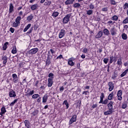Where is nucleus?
I'll use <instances>...</instances> for the list:
<instances>
[{
  "instance_id": "338daca9",
  "label": "nucleus",
  "mask_w": 128,
  "mask_h": 128,
  "mask_svg": "<svg viewBox=\"0 0 128 128\" xmlns=\"http://www.w3.org/2000/svg\"><path fill=\"white\" fill-rule=\"evenodd\" d=\"M104 102V99H100L99 104H102Z\"/></svg>"
},
{
  "instance_id": "c756f323",
  "label": "nucleus",
  "mask_w": 128,
  "mask_h": 128,
  "mask_svg": "<svg viewBox=\"0 0 128 128\" xmlns=\"http://www.w3.org/2000/svg\"><path fill=\"white\" fill-rule=\"evenodd\" d=\"M68 64L72 66H74V62L72 60H70L68 61Z\"/></svg>"
},
{
  "instance_id": "2f4dec72",
  "label": "nucleus",
  "mask_w": 128,
  "mask_h": 128,
  "mask_svg": "<svg viewBox=\"0 0 128 128\" xmlns=\"http://www.w3.org/2000/svg\"><path fill=\"white\" fill-rule=\"evenodd\" d=\"M74 8H80V3H76L73 5Z\"/></svg>"
},
{
  "instance_id": "473e14b6",
  "label": "nucleus",
  "mask_w": 128,
  "mask_h": 128,
  "mask_svg": "<svg viewBox=\"0 0 128 128\" xmlns=\"http://www.w3.org/2000/svg\"><path fill=\"white\" fill-rule=\"evenodd\" d=\"M112 18L113 20H118V17L116 15H114Z\"/></svg>"
},
{
  "instance_id": "4d7b16f0",
  "label": "nucleus",
  "mask_w": 128,
  "mask_h": 128,
  "mask_svg": "<svg viewBox=\"0 0 128 128\" xmlns=\"http://www.w3.org/2000/svg\"><path fill=\"white\" fill-rule=\"evenodd\" d=\"M32 32V28H30L28 32H27V34H31Z\"/></svg>"
},
{
  "instance_id": "37998d69",
  "label": "nucleus",
  "mask_w": 128,
  "mask_h": 128,
  "mask_svg": "<svg viewBox=\"0 0 128 128\" xmlns=\"http://www.w3.org/2000/svg\"><path fill=\"white\" fill-rule=\"evenodd\" d=\"M18 23H16V22H14L12 24V26L14 28H16L18 26Z\"/></svg>"
},
{
  "instance_id": "423d86ee",
  "label": "nucleus",
  "mask_w": 128,
  "mask_h": 128,
  "mask_svg": "<svg viewBox=\"0 0 128 128\" xmlns=\"http://www.w3.org/2000/svg\"><path fill=\"white\" fill-rule=\"evenodd\" d=\"M12 76L13 78V82H14V84H16L18 82V76L16 74H14L12 75Z\"/></svg>"
},
{
  "instance_id": "f03ea898",
  "label": "nucleus",
  "mask_w": 128,
  "mask_h": 128,
  "mask_svg": "<svg viewBox=\"0 0 128 128\" xmlns=\"http://www.w3.org/2000/svg\"><path fill=\"white\" fill-rule=\"evenodd\" d=\"M108 90L109 92H112L114 88V84L112 82H110L108 83Z\"/></svg>"
},
{
  "instance_id": "a878e982",
  "label": "nucleus",
  "mask_w": 128,
  "mask_h": 128,
  "mask_svg": "<svg viewBox=\"0 0 128 128\" xmlns=\"http://www.w3.org/2000/svg\"><path fill=\"white\" fill-rule=\"evenodd\" d=\"M114 62H116V58L114 57V56H111L110 57V64H112V62H114Z\"/></svg>"
},
{
  "instance_id": "412c9836",
  "label": "nucleus",
  "mask_w": 128,
  "mask_h": 128,
  "mask_svg": "<svg viewBox=\"0 0 128 128\" xmlns=\"http://www.w3.org/2000/svg\"><path fill=\"white\" fill-rule=\"evenodd\" d=\"M34 94V90H32V91H30L29 92L26 93L25 96H32Z\"/></svg>"
},
{
  "instance_id": "20e7f679",
  "label": "nucleus",
  "mask_w": 128,
  "mask_h": 128,
  "mask_svg": "<svg viewBox=\"0 0 128 128\" xmlns=\"http://www.w3.org/2000/svg\"><path fill=\"white\" fill-rule=\"evenodd\" d=\"M76 122V115H74L70 120L69 124H72L73 122Z\"/></svg>"
},
{
  "instance_id": "6ab92c4d",
  "label": "nucleus",
  "mask_w": 128,
  "mask_h": 128,
  "mask_svg": "<svg viewBox=\"0 0 128 128\" xmlns=\"http://www.w3.org/2000/svg\"><path fill=\"white\" fill-rule=\"evenodd\" d=\"M22 20V17L20 16H18L16 19V22L18 24H20V20Z\"/></svg>"
},
{
  "instance_id": "13d9d810",
  "label": "nucleus",
  "mask_w": 128,
  "mask_h": 128,
  "mask_svg": "<svg viewBox=\"0 0 128 128\" xmlns=\"http://www.w3.org/2000/svg\"><path fill=\"white\" fill-rule=\"evenodd\" d=\"M60 58H62V54L60 55L56 58L57 60H58V59L60 60Z\"/></svg>"
},
{
  "instance_id": "7c9ffc66",
  "label": "nucleus",
  "mask_w": 128,
  "mask_h": 128,
  "mask_svg": "<svg viewBox=\"0 0 128 128\" xmlns=\"http://www.w3.org/2000/svg\"><path fill=\"white\" fill-rule=\"evenodd\" d=\"M122 40H126V38H128V36L124 33L122 34Z\"/></svg>"
},
{
  "instance_id": "6e6d98bb",
  "label": "nucleus",
  "mask_w": 128,
  "mask_h": 128,
  "mask_svg": "<svg viewBox=\"0 0 128 128\" xmlns=\"http://www.w3.org/2000/svg\"><path fill=\"white\" fill-rule=\"evenodd\" d=\"M31 26H32V24H28L26 28L27 30H28L30 28Z\"/></svg>"
},
{
  "instance_id": "e2e57ef3",
  "label": "nucleus",
  "mask_w": 128,
  "mask_h": 128,
  "mask_svg": "<svg viewBox=\"0 0 128 128\" xmlns=\"http://www.w3.org/2000/svg\"><path fill=\"white\" fill-rule=\"evenodd\" d=\"M40 100H42V98H39L37 100L38 102H40Z\"/></svg>"
},
{
  "instance_id": "aec40b11",
  "label": "nucleus",
  "mask_w": 128,
  "mask_h": 128,
  "mask_svg": "<svg viewBox=\"0 0 128 128\" xmlns=\"http://www.w3.org/2000/svg\"><path fill=\"white\" fill-rule=\"evenodd\" d=\"M48 95H44L42 98V102H48Z\"/></svg>"
},
{
  "instance_id": "f257e3e1",
  "label": "nucleus",
  "mask_w": 128,
  "mask_h": 128,
  "mask_svg": "<svg viewBox=\"0 0 128 128\" xmlns=\"http://www.w3.org/2000/svg\"><path fill=\"white\" fill-rule=\"evenodd\" d=\"M72 16V14H68L64 18H63V24H68Z\"/></svg>"
},
{
  "instance_id": "69168bd1",
  "label": "nucleus",
  "mask_w": 128,
  "mask_h": 128,
  "mask_svg": "<svg viewBox=\"0 0 128 128\" xmlns=\"http://www.w3.org/2000/svg\"><path fill=\"white\" fill-rule=\"evenodd\" d=\"M50 52H51V53H52V54H54V52H54V50H52V49H50Z\"/></svg>"
},
{
  "instance_id": "ea45409f",
  "label": "nucleus",
  "mask_w": 128,
  "mask_h": 128,
  "mask_svg": "<svg viewBox=\"0 0 128 128\" xmlns=\"http://www.w3.org/2000/svg\"><path fill=\"white\" fill-rule=\"evenodd\" d=\"M16 102H18V99H15L12 102L10 103V106H14V104H16Z\"/></svg>"
},
{
  "instance_id": "9b49d317",
  "label": "nucleus",
  "mask_w": 128,
  "mask_h": 128,
  "mask_svg": "<svg viewBox=\"0 0 128 128\" xmlns=\"http://www.w3.org/2000/svg\"><path fill=\"white\" fill-rule=\"evenodd\" d=\"M48 58L46 60V66H50V51L48 52Z\"/></svg>"
},
{
  "instance_id": "7ed1b4c3",
  "label": "nucleus",
  "mask_w": 128,
  "mask_h": 128,
  "mask_svg": "<svg viewBox=\"0 0 128 128\" xmlns=\"http://www.w3.org/2000/svg\"><path fill=\"white\" fill-rule=\"evenodd\" d=\"M38 52V48H34L29 50L28 54H36Z\"/></svg>"
},
{
  "instance_id": "0e129e2a",
  "label": "nucleus",
  "mask_w": 128,
  "mask_h": 128,
  "mask_svg": "<svg viewBox=\"0 0 128 128\" xmlns=\"http://www.w3.org/2000/svg\"><path fill=\"white\" fill-rule=\"evenodd\" d=\"M87 92H88V91H84V92H82V94H86H86H88L86 93Z\"/></svg>"
},
{
  "instance_id": "1a4fd4ad",
  "label": "nucleus",
  "mask_w": 128,
  "mask_h": 128,
  "mask_svg": "<svg viewBox=\"0 0 128 128\" xmlns=\"http://www.w3.org/2000/svg\"><path fill=\"white\" fill-rule=\"evenodd\" d=\"M116 30L114 28H112L110 30V32L112 36H116Z\"/></svg>"
},
{
  "instance_id": "2eb2a0df",
  "label": "nucleus",
  "mask_w": 128,
  "mask_h": 128,
  "mask_svg": "<svg viewBox=\"0 0 128 128\" xmlns=\"http://www.w3.org/2000/svg\"><path fill=\"white\" fill-rule=\"evenodd\" d=\"M74 0H66L65 2V4H72L74 2Z\"/></svg>"
},
{
  "instance_id": "c03bdc74",
  "label": "nucleus",
  "mask_w": 128,
  "mask_h": 128,
  "mask_svg": "<svg viewBox=\"0 0 128 128\" xmlns=\"http://www.w3.org/2000/svg\"><path fill=\"white\" fill-rule=\"evenodd\" d=\"M128 17L126 18L122 22V24H128Z\"/></svg>"
},
{
  "instance_id": "4be33fe9",
  "label": "nucleus",
  "mask_w": 128,
  "mask_h": 128,
  "mask_svg": "<svg viewBox=\"0 0 128 128\" xmlns=\"http://www.w3.org/2000/svg\"><path fill=\"white\" fill-rule=\"evenodd\" d=\"M103 32L105 36H108L110 34V31L106 28L104 30Z\"/></svg>"
},
{
  "instance_id": "79ce46f5",
  "label": "nucleus",
  "mask_w": 128,
  "mask_h": 128,
  "mask_svg": "<svg viewBox=\"0 0 128 128\" xmlns=\"http://www.w3.org/2000/svg\"><path fill=\"white\" fill-rule=\"evenodd\" d=\"M40 96V95L38 94H34L32 95V98H38Z\"/></svg>"
},
{
  "instance_id": "3c124183",
  "label": "nucleus",
  "mask_w": 128,
  "mask_h": 128,
  "mask_svg": "<svg viewBox=\"0 0 128 128\" xmlns=\"http://www.w3.org/2000/svg\"><path fill=\"white\" fill-rule=\"evenodd\" d=\"M104 92L101 93L100 98L102 100H104Z\"/></svg>"
},
{
  "instance_id": "f704fd0d",
  "label": "nucleus",
  "mask_w": 128,
  "mask_h": 128,
  "mask_svg": "<svg viewBox=\"0 0 128 128\" xmlns=\"http://www.w3.org/2000/svg\"><path fill=\"white\" fill-rule=\"evenodd\" d=\"M122 90H119L118 92L117 96H122Z\"/></svg>"
},
{
  "instance_id": "c85d7f7f",
  "label": "nucleus",
  "mask_w": 128,
  "mask_h": 128,
  "mask_svg": "<svg viewBox=\"0 0 128 128\" xmlns=\"http://www.w3.org/2000/svg\"><path fill=\"white\" fill-rule=\"evenodd\" d=\"M52 4V2L46 0L44 3V6H50Z\"/></svg>"
},
{
  "instance_id": "603ef678",
  "label": "nucleus",
  "mask_w": 128,
  "mask_h": 128,
  "mask_svg": "<svg viewBox=\"0 0 128 128\" xmlns=\"http://www.w3.org/2000/svg\"><path fill=\"white\" fill-rule=\"evenodd\" d=\"M10 30L12 34H14V28H10Z\"/></svg>"
},
{
  "instance_id": "ddd939ff",
  "label": "nucleus",
  "mask_w": 128,
  "mask_h": 128,
  "mask_svg": "<svg viewBox=\"0 0 128 128\" xmlns=\"http://www.w3.org/2000/svg\"><path fill=\"white\" fill-rule=\"evenodd\" d=\"M114 112V111L110 109H108V110L104 112V116H108L112 114Z\"/></svg>"
},
{
  "instance_id": "8fccbe9b",
  "label": "nucleus",
  "mask_w": 128,
  "mask_h": 128,
  "mask_svg": "<svg viewBox=\"0 0 128 128\" xmlns=\"http://www.w3.org/2000/svg\"><path fill=\"white\" fill-rule=\"evenodd\" d=\"M128 105L126 104H122V108H126Z\"/></svg>"
},
{
  "instance_id": "de8ad7c7",
  "label": "nucleus",
  "mask_w": 128,
  "mask_h": 128,
  "mask_svg": "<svg viewBox=\"0 0 128 128\" xmlns=\"http://www.w3.org/2000/svg\"><path fill=\"white\" fill-rule=\"evenodd\" d=\"M108 102V100L106 99L103 101L102 104H106Z\"/></svg>"
},
{
  "instance_id": "c9c22d12",
  "label": "nucleus",
  "mask_w": 128,
  "mask_h": 128,
  "mask_svg": "<svg viewBox=\"0 0 128 128\" xmlns=\"http://www.w3.org/2000/svg\"><path fill=\"white\" fill-rule=\"evenodd\" d=\"M58 16V12H54L52 14V16H54V18H56V16Z\"/></svg>"
},
{
  "instance_id": "4468645a",
  "label": "nucleus",
  "mask_w": 128,
  "mask_h": 128,
  "mask_svg": "<svg viewBox=\"0 0 128 128\" xmlns=\"http://www.w3.org/2000/svg\"><path fill=\"white\" fill-rule=\"evenodd\" d=\"M2 60H3V64H4L6 66V64L8 62V57L6 56H2Z\"/></svg>"
},
{
  "instance_id": "bb28decb",
  "label": "nucleus",
  "mask_w": 128,
  "mask_h": 128,
  "mask_svg": "<svg viewBox=\"0 0 128 128\" xmlns=\"http://www.w3.org/2000/svg\"><path fill=\"white\" fill-rule=\"evenodd\" d=\"M32 18H34V16L32 15V14H31L30 16H29L27 17V20L30 22V21L32 20Z\"/></svg>"
},
{
  "instance_id": "5701e85b",
  "label": "nucleus",
  "mask_w": 128,
  "mask_h": 128,
  "mask_svg": "<svg viewBox=\"0 0 128 128\" xmlns=\"http://www.w3.org/2000/svg\"><path fill=\"white\" fill-rule=\"evenodd\" d=\"M112 96H114V92H112L111 94H110L108 97V99L109 100H112Z\"/></svg>"
},
{
  "instance_id": "052dcab7",
  "label": "nucleus",
  "mask_w": 128,
  "mask_h": 128,
  "mask_svg": "<svg viewBox=\"0 0 128 128\" xmlns=\"http://www.w3.org/2000/svg\"><path fill=\"white\" fill-rule=\"evenodd\" d=\"M83 52H84L85 54H86V52H88V49L86 48H84V50H83Z\"/></svg>"
},
{
  "instance_id": "a19ab883",
  "label": "nucleus",
  "mask_w": 128,
  "mask_h": 128,
  "mask_svg": "<svg viewBox=\"0 0 128 128\" xmlns=\"http://www.w3.org/2000/svg\"><path fill=\"white\" fill-rule=\"evenodd\" d=\"M89 8H90V10H94V5L91 3V4L89 5Z\"/></svg>"
},
{
  "instance_id": "39448f33",
  "label": "nucleus",
  "mask_w": 128,
  "mask_h": 128,
  "mask_svg": "<svg viewBox=\"0 0 128 128\" xmlns=\"http://www.w3.org/2000/svg\"><path fill=\"white\" fill-rule=\"evenodd\" d=\"M64 34H66V30L64 29H62L60 30V32L59 34V38H62L64 36Z\"/></svg>"
},
{
  "instance_id": "9d476101",
  "label": "nucleus",
  "mask_w": 128,
  "mask_h": 128,
  "mask_svg": "<svg viewBox=\"0 0 128 128\" xmlns=\"http://www.w3.org/2000/svg\"><path fill=\"white\" fill-rule=\"evenodd\" d=\"M102 34H104V33L102 31L100 30L98 32L96 36V38H100L102 36Z\"/></svg>"
},
{
  "instance_id": "774afa93",
  "label": "nucleus",
  "mask_w": 128,
  "mask_h": 128,
  "mask_svg": "<svg viewBox=\"0 0 128 128\" xmlns=\"http://www.w3.org/2000/svg\"><path fill=\"white\" fill-rule=\"evenodd\" d=\"M108 24H112V20H110V21H108Z\"/></svg>"
},
{
  "instance_id": "dca6fc26",
  "label": "nucleus",
  "mask_w": 128,
  "mask_h": 128,
  "mask_svg": "<svg viewBox=\"0 0 128 128\" xmlns=\"http://www.w3.org/2000/svg\"><path fill=\"white\" fill-rule=\"evenodd\" d=\"M112 104H114V102L112 101H110V103L108 104V110H112Z\"/></svg>"
},
{
  "instance_id": "f8f14e48",
  "label": "nucleus",
  "mask_w": 128,
  "mask_h": 128,
  "mask_svg": "<svg viewBox=\"0 0 128 128\" xmlns=\"http://www.w3.org/2000/svg\"><path fill=\"white\" fill-rule=\"evenodd\" d=\"M54 78H48V86L49 88H50V86H52V80H53Z\"/></svg>"
},
{
  "instance_id": "680f3d73",
  "label": "nucleus",
  "mask_w": 128,
  "mask_h": 128,
  "mask_svg": "<svg viewBox=\"0 0 128 128\" xmlns=\"http://www.w3.org/2000/svg\"><path fill=\"white\" fill-rule=\"evenodd\" d=\"M96 106H98V104H93V105L92 106V108H96Z\"/></svg>"
},
{
  "instance_id": "f3484780",
  "label": "nucleus",
  "mask_w": 128,
  "mask_h": 128,
  "mask_svg": "<svg viewBox=\"0 0 128 128\" xmlns=\"http://www.w3.org/2000/svg\"><path fill=\"white\" fill-rule=\"evenodd\" d=\"M38 4H34L31 6L30 8L32 10H36L38 9Z\"/></svg>"
},
{
  "instance_id": "bf43d9fd",
  "label": "nucleus",
  "mask_w": 128,
  "mask_h": 128,
  "mask_svg": "<svg viewBox=\"0 0 128 128\" xmlns=\"http://www.w3.org/2000/svg\"><path fill=\"white\" fill-rule=\"evenodd\" d=\"M118 100H122V96H118Z\"/></svg>"
},
{
  "instance_id": "6e6552de",
  "label": "nucleus",
  "mask_w": 128,
  "mask_h": 128,
  "mask_svg": "<svg viewBox=\"0 0 128 128\" xmlns=\"http://www.w3.org/2000/svg\"><path fill=\"white\" fill-rule=\"evenodd\" d=\"M9 96L10 98H14L16 96V92L14 91H13L12 90H10Z\"/></svg>"
},
{
  "instance_id": "49530a36",
  "label": "nucleus",
  "mask_w": 128,
  "mask_h": 128,
  "mask_svg": "<svg viewBox=\"0 0 128 128\" xmlns=\"http://www.w3.org/2000/svg\"><path fill=\"white\" fill-rule=\"evenodd\" d=\"M128 8V3H126L124 5V10H126V8Z\"/></svg>"
},
{
  "instance_id": "72a5a7b5",
  "label": "nucleus",
  "mask_w": 128,
  "mask_h": 128,
  "mask_svg": "<svg viewBox=\"0 0 128 128\" xmlns=\"http://www.w3.org/2000/svg\"><path fill=\"white\" fill-rule=\"evenodd\" d=\"M63 104L66 106V108H68V100H65L63 102Z\"/></svg>"
},
{
  "instance_id": "4c0bfd02",
  "label": "nucleus",
  "mask_w": 128,
  "mask_h": 128,
  "mask_svg": "<svg viewBox=\"0 0 128 128\" xmlns=\"http://www.w3.org/2000/svg\"><path fill=\"white\" fill-rule=\"evenodd\" d=\"M117 64L118 66H120L121 64H122V58H120L118 60Z\"/></svg>"
},
{
  "instance_id": "09e8293b",
  "label": "nucleus",
  "mask_w": 128,
  "mask_h": 128,
  "mask_svg": "<svg viewBox=\"0 0 128 128\" xmlns=\"http://www.w3.org/2000/svg\"><path fill=\"white\" fill-rule=\"evenodd\" d=\"M104 62L106 64H108V58H104Z\"/></svg>"
},
{
  "instance_id": "393cba45",
  "label": "nucleus",
  "mask_w": 128,
  "mask_h": 128,
  "mask_svg": "<svg viewBox=\"0 0 128 128\" xmlns=\"http://www.w3.org/2000/svg\"><path fill=\"white\" fill-rule=\"evenodd\" d=\"M94 14V10H86V14L88 16H90L91 14Z\"/></svg>"
},
{
  "instance_id": "cd10ccee",
  "label": "nucleus",
  "mask_w": 128,
  "mask_h": 128,
  "mask_svg": "<svg viewBox=\"0 0 128 128\" xmlns=\"http://www.w3.org/2000/svg\"><path fill=\"white\" fill-rule=\"evenodd\" d=\"M24 124L26 128H30V121L28 120H25Z\"/></svg>"
},
{
  "instance_id": "a18cd8bd",
  "label": "nucleus",
  "mask_w": 128,
  "mask_h": 128,
  "mask_svg": "<svg viewBox=\"0 0 128 128\" xmlns=\"http://www.w3.org/2000/svg\"><path fill=\"white\" fill-rule=\"evenodd\" d=\"M111 4H113V6H116V3L114 0H110Z\"/></svg>"
},
{
  "instance_id": "864d4df0",
  "label": "nucleus",
  "mask_w": 128,
  "mask_h": 128,
  "mask_svg": "<svg viewBox=\"0 0 128 128\" xmlns=\"http://www.w3.org/2000/svg\"><path fill=\"white\" fill-rule=\"evenodd\" d=\"M126 74V72H124L123 73H122L121 74H120V76L121 78H123V76H125Z\"/></svg>"
},
{
  "instance_id": "a211bd4d",
  "label": "nucleus",
  "mask_w": 128,
  "mask_h": 128,
  "mask_svg": "<svg viewBox=\"0 0 128 128\" xmlns=\"http://www.w3.org/2000/svg\"><path fill=\"white\" fill-rule=\"evenodd\" d=\"M6 108L4 107H2L1 108V112L0 113V116H2V115L4 114H6Z\"/></svg>"
},
{
  "instance_id": "e433bc0d",
  "label": "nucleus",
  "mask_w": 128,
  "mask_h": 128,
  "mask_svg": "<svg viewBox=\"0 0 128 128\" xmlns=\"http://www.w3.org/2000/svg\"><path fill=\"white\" fill-rule=\"evenodd\" d=\"M12 54H16V52H17V51H16V48L14 47V48H13V49H12Z\"/></svg>"
},
{
  "instance_id": "5fc2aeb1",
  "label": "nucleus",
  "mask_w": 128,
  "mask_h": 128,
  "mask_svg": "<svg viewBox=\"0 0 128 128\" xmlns=\"http://www.w3.org/2000/svg\"><path fill=\"white\" fill-rule=\"evenodd\" d=\"M52 76H54V74H52V73L49 74H48L49 78H54Z\"/></svg>"
},
{
  "instance_id": "0eeeda50",
  "label": "nucleus",
  "mask_w": 128,
  "mask_h": 128,
  "mask_svg": "<svg viewBox=\"0 0 128 128\" xmlns=\"http://www.w3.org/2000/svg\"><path fill=\"white\" fill-rule=\"evenodd\" d=\"M14 4L12 3L10 4V8H9V14H12V12H14Z\"/></svg>"
},
{
  "instance_id": "58836bf2",
  "label": "nucleus",
  "mask_w": 128,
  "mask_h": 128,
  "mask_svg": "<svg viewBox=\"0 0 128 128\" xmlns=\"http://www.w3.org/2000/svg\"><path fill=\"white\" fill-rule=\"evenodd\" d=\"M102 12H106L108 10V8L107 7L103 8H102Z\"/></svg>"
},
{
  "instance_id": "b1692460",
  "label": "nucleus",
  "mask_w": 128,
  "mask_h": 128,
  "mask_svg": "<svg viewBox=\"0 0 128 128\" xmlns=\"http://www.w3.org/2000/svg\"><path fill=\"white\" fill-rule=\"evenodd\" d=\"M8 42H6L4 44L3 47H2V50H6L8 48V46H8Z\"/></svg>"
}]
</instances>
